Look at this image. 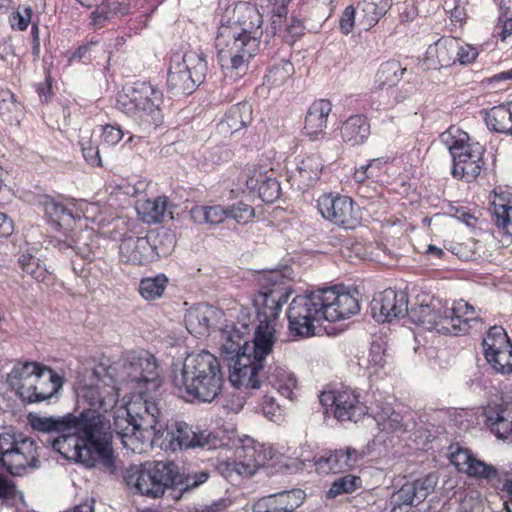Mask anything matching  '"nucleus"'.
<instances>
[{
    "label": "nucleus",
    "instance_id": "f03ea898",
    "mask_svg": "<svg viewBox=\"0 0 512 512\" xmlns=\"http://www.w3.org/2000/svg\"><path fill=\"white\" fill-rule=\"evenodd\" d=\"M252 323L249 309L242 308L237 322L221 331V355L227 362L229 381L233 387L245 391L260 389V372L277 341L274 324L258 322L250 348L245 337L250 334Z\"/></svg>",
    "mask_w": 512,
    "mask_h": 512
},
{
    "label": "nucleus",
    "instance_id": "0e129e2a",
    "mask_svg": "<svg viewBox=\"0 0 512 512\" xmlns=\"http://www.w3.org/2000/svg\"><path fill=\"white\" fill-rule=\"evenodd\" d=\"M370 410L377 426L381 425L394 411L391 404L385 402H376L374 406L370 407Z\"/></svg>",
    "mask_w": 512,
    "mask_h": 512
},
{
    "label": "nucleus",
    "instance_id": "c756f323",
    "mask_svg": "<svg viewBox=\"0 0 512 512\" xmlns=\"http://www.w3.org/2000/svg\"><path fill=\"white\" fill-rule=\"evenodd\" d=\"M323 169V161L318 154L306 156L297 164V167L290 174L292 186L300 191H305L319 180Z\"/></svg>",
    "mask_w": 512,
    "mask_h": 512
},
{
    "label": "nucleus",
    "instance_id": "e2e57ef3",
    "mask_svg": "<svg viewBox=\"0 0 512 512\" xmlns=\"http://www.w3.org/2000/svg\"><path fill=\"white\" fill-rule=\"evenodd\" d=\"M124 132L117 125L107 124L102 127V141L108 146H114L123 138Z\"/></svg>",
    "mask_w": 512,
    "mask_h": 512
},
{
    "label": "nucleus",
    "instance_id": "5701e85b",
    "mask_svg": "<svg viewBox=\"0 0 512 512\" xmlns=\"http://www.w3.org/2000/svg\"><path fill=\"white\" fill-rule=\"evenodd\" d=\"M363 455L352 447L336 449L314 458L316 471L320 474L340 473L354 468Z\"/></svg>",
    "mask_w": 512,
    "mask_h": 512
},
{
    "label": "nucleus",
    "instance_id": "79ce46f5",
    "mask_svg": "<svg viewBox=\"0 0 512 512\" xmlns=\"http://www.w3.org/2000/svg\"><path fill=\"white\" fill-rule=\"evenodd\" d=\"M485 123L491 131L512 136V125L509 126V114L505 104L495 106L485 112Z\"/></svg>",
    "mask_w": 512,
    "mask_h": 512
},
{
    "label": "nucleus",
    "instance_id": "7c9ffc66",
    "mask_svg": "<svg viewBox=\"0 0 512 512\" xmlns=\"http://www.w3.org/2000/svg\"><path fill=\"white\" fill-rule=\"evenodd\" d=\"M45 370H48V366L39 362H17L8 374L7 382L15 390L16 394L21 397V393H24L29 383L33 382L35 377L45 376Z\"/></svg>",
    "mask_w": 512,
    "mask_h": 512
},
{
    "label": "nucleus",
    "instance_id": "e433bc0d",
    "mask_svg": "<svg viewBox=\"0 0 512 512\" xmlns=\"http://www.w3.org/2000/svg\"><path fill=\"white\" fill-rule=\"evenodd\" d=\"M73 251L80 261L92 263L100 255L97 237L90 230L80 232L77 234L76 240H73Z\"/></svg>",
    "mask_w": 512,
    "mask_h": 512
},
{
    "label": "nucleus",
    "instance_id": "f8f14e48",
    "mask_svg": "<svg viewBox=\"0 0 512 512\" xmlns=\"http://www.w3.org/2000/svg\"><path fill=\"white\" fill-rule=\"evenodd\" d=\"M157 428L159 431H153L154 437L163 439V443L168 442L166 448L173 451L196 447L211 450L215 449L219 442L218 437L212 432L195 431L184 421L172 420L164 423L160 411L157 415Z\"/></svg>",
    "mask_w": 512,
    "mask_h": 512
},
{
    "label": "nucleus",
    "instance_id": "9b49d317",
    "mask_svg": "<svg viewBox=\"0 0 512 512\" xmlns=\"http://www.w3.org/2000/svg\"><path fill=\"white\" fill-rule=\"evenodd\" d=\"M320 288L297 295L288 306V329L293 336L308 338L326 321L325 304Z\"/></svg>",
    "mask_w": 512,
    "mask_h": 512
},
{
    "label": "nucleus",
    "instance_id": "72a5a7b5",
    "mask_svg": "<svg viewBox=\"0 0 512 512\" xmlns=\"http://www.w3.org/2000/svg\"><path fill=\"white\" fill-rule=\"evenodd\" d=\"M253 120V109L249 102H239L229 108L218 124L221 133L233 135L247 127Z\"/></svg>",
    "mask_w": 512,
    "mask_h": 512
},
{
    "label": "nucleus",
    "instance_id": "412c9836",
    "mask_svg": "<svg viewBox=\"0 0 512 512\" xmlns=\"http://www.w3.org/2000/svg\"><path fill=\"white\" fill-rule=\"evenodd\" d=\"M453 51L456 57L453 63L457 60L460 64L466 65L472 63L478 56V51L475 47L465 44L459 45L455 39L438 40L434 45H430L426 51L427 58L437 56V63L433 68L448 66L451 57H448V52Z\"/></svg>",
    "mask_w": 512,
    "mask_h": 512
},
{
    "label": "nucleus",
    "instance_id": "6ab92c4d",
    "mask_svg": "<svg viewBox=\"0 0 512 512\" xmlns=\"http://www.w3.org/2000/svg\"><path fill=\"white\" fill-rule=\"evenodd\" d=\"M215 45L221 61L227 62L226 67L235 71L238 75L246 73L250 60L261 50L260 46L248 47L237 39L236 41L228 40L218 35L215 39Z\"/></svg>",
    "mask_w": 512,
    "mask_h": 512
},
{
    "label": "nucleus",
    "instance_id": "69168bd1",
    "mask_svg": "<svg viewBox=\"0 0 512 512\" xmlns=\"http://www.w3.org/2000/svg\"><path fill=\"white\" fill-rule=\"evenodd\" d=\"M403 416L395 410L378 428L384 432H396L403 430Z\"/></svg>",
    "mask_w": 512,
    "mask_h": 512
},
{
    "label": "nucleus",
    "instance_id": "603ef678",
    "mask_svg": "<svg viewBox=\"0 0 512 512\" xmlns=\"http://www.w3.org/2000/svg\"><path fill=\"white\" fill-rule=\"evenodd\" d=\"M149 237H151L152 248H156L154 251L157 253V259L168 256L175 247V236L169 231H151L149 232Z\"/></svg>",
    "mask_w": 512,
    "mask_h": 512
},
{
    "label": "nucleus",
    "instance_id": "1a4fd4ad",
    "mask_svg": "<svg viewBox=\"0 0 512 512\" xmlns=\"http://www.w3.org/2000/svg\"><path fill=\"white\" fill-rule=\"evenodd\" d=\"M258 286L259 290L252 299L256 319L260 323L274 324L293 292L289 279L281 271L272 270L258 277Z\"/></svg>",
    "mask_w": 512,
    "mask_h": 512
},
{
    "label": "nucleus",
    "instance_id": "4be33fe9",
    "mask_svg": "<svg viewBox=\"0 0 512 512\" xmlns=\"http://www.w3.org/2000/svg\"><path fill=\"white\" fill-rule=\"evenodd\" d=\"M150 239L149 233L143 237L125 234L119 247L122 260L132 265H146L157 260L156 248H152Z\"/></svg>",
    "mask_w": 512,
    "mask_h": 512
},
{
    "label": "nucleus",
    "instance_id": "0eeeda50",
    "mask_svg": "<svg viewBox=\"0 0 512 512\" xmlns=\"http://www.w3.org/2000/svg\"><path fill=\"white\" fill-rule=\"evenodd\" d=\"M206 55L196 51L174 52L167 72V90L172 96L192 94L205 80Z\"/></svg>",
    "mask_w": 512,
    "mask_h": 512
},
{
    "label": "nucleus",
    "instance_id": "a878e982",
    "mask_svg": "<svg viewBox=\"0 0 512 512\" xmlns=\"http://www.w3.org/2000/svg\"><path fill=\"white\" fill-rule=\"evenodd\" d=\"M305 497L302 489L284 490L259 499L254 512H296Z\"/></svg>",
    "mask_w": 512,
    "mask_h": 512
},
{
    "label": "nucleus",
    "instance_id": "423d86ee",
    "mask_svg": "<svg viewBox=\"0 0 512 512\" xmlns=\"http://www.w3.org/2000/svg\"><path fill=\"white\" fill-rule=\"evenodd\" d=\"M264 19L256 4L238 1L233 9L226 10L217 35L228 40L245 43L248 47L260 46L264 35Z\"/></svg>",
    "mask_w": 512,
    "mask_h": 512
},
{
    "label": "nucleus",
    "instance_id": "39448f33",
    "mask_svg": "<svg viewBox=\"0 0 512 512\" xmlns=\"http://www.w3.org/2000/svg\"><path fill=\"white\" fill-rule=\"evenodd\" d=\"M468 133L451 126L440 134L452 158V176L470 183L481 173L485 149L479 143H470Z\"/></svg>",
    "mask_w": 512,
    "mask_h": 512
},
{
    "label": "nucleus",
    "instance_id": "cd10ccee",
    "mask_svg": "<svg viewBox=\"0 0 512 512\" xmlns=\"http://www.w3.org/2000/svg\"><path fill=\"white\" fill-rule=\"evenodd\" d=\"M48 223L55 229L72 230L76 216L73 207L58 201L49 195H42L38 199Z\"/></svg>",
    "mask_w": 512,
    "mask_h": 512
},
{
    "label": "nucleus",
    "instance_id": "b1692460",
    "mask_svg": "<svg viewBox=\"0 0 512 512\" xmlns=\"http://www.w3.org/2000/svg\"><path fill=\"white\" fill-rule=\"evenodd\" d=\"M63 386V378L52 368L45 370V376L35 377L29 383L24 393H21V400L26 403H40L52 398Z\"/></svg>",
    "mask_w": 512,
    "mask_h": 512
},
{
    "label": "nucleus",
    "instance_id": "f704fd0d",
    "mask_svg": "<svg viewBox=\"0 0 512 512\" xmlns=\"http://www.w3.org/2000/svg\"><path fill=\"white\" fill-rule=\"evenodd\" d=\"M340 135L343 142L353 147L365 143L370 135L367 117L361 114L350 116L342 123Z\"/></svg>",
    "mask_w": 512,
    "mask_h": 512
},
{
    "label": "nucleus",
    "instance_id": "680f3d73",
    "mask_svg": "<svg viewBox=\"0 0 512 512\" xmlns=\"http://www.w3.org/2000/svg\"><path fill=\"white\" fill-rule=\"evenodd\" d=\"M31 17L32 8L30 6H25L23 8L19 7L10 16L11 26L19 31H24L27 29L31 21Z\"/></svg>",
    "mask_w": 512,
    "mask_h": 512
},
{
    "label": "nucleus",
    "instance_id": "a211bd4d",
    "mask_svg": "<svg viewBox=\"0 0 512 512\" xmlns=\"http://www.w3.org/2000/svg\"><path fill=\"white\" fill-rule=\"evenodd\" d=\"M485 425L498 439L512 443V401L503 397L490 401L483 410Z\"/></svg>",
    "mask_w": 512,
    "mask_h": 512
},
{
    "label": "nucleus",
    "instance_id": "6e6d98bb",
    "mask_svg": "<svg viewBox=\"0 0 512 512\" xmlns=\"http://www.w3.org/2000/svg\"><path fill=\"white\" fill-rule=\"evenodd\" d=\"M79 146L85 161L93 167H101L102 159L100 156L99 146L89 136H81Z\"/></svg>",
    "mask_w": 512,
    "mask_h": 512
},
{
    "label": "nucleus",
    "instance_id": "aec40b11",
    "mask_svg": "<svg viewBox=\"0 0 512 512\" xmlns=\"http://www.w3.org/2000/svg\"><path fill=\"white\" fill-rule=\"evenodd\" d=\"M234 454L235 460L226 463L227 470L246 477L253 476L266 460L262 447L250 437L242 440V445L235 449Z\"/></svg>",
    "mask_w": 512,
    "mask_h": 512
},
{
    "label": "nucleus",
    "instance_id": "13d9d810",
    "mask_svg": "<svg viewBox=\"0 0 512 512\" xmlns=\"http://www.w3.org/2000/svg\"><path fill=\"white\" fill-rule=\"evenodd\" d=\"M475 455L471 450L462 448L458 444L450 445L449 447V459L450 462L457 468L459 472L465 473V467H467Z\"/></svg>",
    "mask_w": 512,
    "mask_h": 512
},
{
    "label": "nucleus",
    "instance_id": "4c0bfd02",
    "mask_svg": "<svg viewBox=\"0 0 512 512\" xmlns=\"http://www.w3.org/2000/svg\"><path fill=\"white\" fill-rule=\"evenodd\" d=\"M207 470H185L176 464V472L173 473V489L181 492L193 490L204 484L209 479Z\"/></svg>",
    "mask_w": 512,
    "mask_h": 512
},
{
    "label": "nucleus",
    "instance_id": "bb28decb",
    "mask_svg": "<svg viewBox=\"0 0 512 512\" xmlns=\"http://www.w3.org/2000/svg\"><path fill=\"white\" fill-rule=\"evenodd\" d=\"M246 187L252 193H257L258 197L266 204H272L277 201L282 189L279 180L273 172L254 169L246 179Z\"/></svg>",
    "mask_w": 512,
    "mask_h": 512
},
{
    "label": "nucleus",
    "instance_id": "dca6fc26",
    "mask_svg": "<svg viewBox=\"0 0 512 512\" xmlns=\"http://www.w3.org/2000/svg\"><path fill=\"white\" fill-rule=\"evenodd\" d=\"M409 297L402 290L392 288L376 294L371 303V315L377 322H391L393 319L408 316Z\"/></svg>",
    "mask_w": 512,
    "mask_h": 512
},
{
    "label": "nucleus",
    "instance_id": "ddd939ff",
    "mask_svg": "<svg viewBox=\"0 0 512 512\" xmlns=\"http://www.w3.org/2000/svg\"><path fill=\"white\" fill-rule=\"evenodd\" d=\"M159 406L157 403L147 402V406H143V412L132 414V410L127 408L118 411L114 416L113 431L121 439L125 447L129 446V442L139 441L144 438V432L159 431L157 428V415Z\"/></svg>",
    "mask_w": 512,
    "mask_h": 512
},
{
    "label": "nucleus",
    "instance_id": "6e6552de",
    "mask_svg": "<svg viewBox=\"0 0 512 512\" xmlns=\"http://www.w3.org/2000/svg\"><path fill=\"white\" fill-rule=\"evenodd\" d=\"M0 466L13 477L25 476L40 467L36 442L12 430L0 433Z\"/></svg>",
    "mask_w": 512,
    "mask_h": 512
},
{
    "label": "nucleus",
    "instance_id": "f257e3e1",
    "mask_svg": "<svg viewBox=\"0 0 512 512\" xmlns=\"http://www.w3.org/2000/svg\"><path fill=\"white\" fill-rule=\"evenodd\" d=\"M113 366L100 364L92 371L94 382L76 389V407L63 416L29 415L34 430L43 433L41 442L51 446L63 458L87 468L100 464L105 472H117L112 448L110 425L101 413L115 407L119 400V384L142 406L157 403L156 396L163 379L158 360L147 351L130 354L116 377Z\"/></svg>",
    "mask_w": 512,
    "mask_h": 512
},
{
    "label": "nucleus",
    "instance_id": "a18cd8bd",
    "mask_svg": "<svg viewBox=\"0 0 512 512\" xmlns=\"http://www.w3.org/2000/svg\"><path fill=\"white\" fill-rule=\"evenodd\" d=\"M168 198L158 196L153 200H146L141 205L139 213L142 214L143 221L147 223H159L163 220L167 210Z\"/></svg>",
    "mask_w": 512,
    "mask_h": 512
},
{
    "label": "nucleus",
    "instance_id": "c9c22d12",
    "mask_svg": "<svg viewBox=\"0 0 512 512\" xmlns=\"http://www.w3.org/2000/svg\"><path fill=\"white\" fill-rule=\"evenodd\" d=\"M265 383L276 389L282 396L292 399L297 380L292 373L274 364L268 367L265 374Z\"/></svg>",
    "mask_w": 512,
    "mask_h": 512
},
{
    "label": "nucleus",
    "instance_id": "09e8293b",
    "mask_svg": "<svg viewBox=\"0 0 512 512\" xmlns=\"http://www.w3.org/2000/svg\"><path fill=\"white\" fill-rule=\"evenodd\" d=\"M294 74V66L288 60L273 64L265 75V82L270 87H280Z\"/></svg>",
    "mask_w": 512,
    "mask_h": 512
},
{
    "label": "nucleus",
    "instance_id": "774afa93",
    "mask_svg": "<svg viewBox=\"0 0 512 512\" xmlns=\"http://www.w3.org/2000/svg\"><path fill=\"white\" fill-rule=\"evenodd\" d=\"M229 500L225 498H220L211 502V504H203L199 505L196 508L197 512H221L225 510L229 506Z\"/></svg>",
    "mask_w": 512,
    "mask_h": 512
},
{
    "label": "nucleus",
    "instance_id": "8fccbe9b",
    "mask_svg": "<svg viewBox=\"0 0 512 512\" xmlns=\"http://www.w3.org/2000/svg\"><path fill=\"white\" fill-rule=\"evenodd\" d=\"M512 344L506 331L501 326H492L489 328L486 336L482 341L484 356L487 352H494Z\"/></svg>",
    "mask_w": 512,
    "mask_h": 512
},
{
    "label": "nucleus",
    "instance_id": "c03bdc74",
    "mask_svg": "<svg viewBox=\"0 0 512 512\" xmlns=\"http://www.w3.org/2000/svg\"><path fill=\"white\" fill-rule=\"evenodd\" d=\"M487 363L498 374H512V343L509 347L487 352L485 355Z\"/></svg>",
    "mask_w": 512,
    "mask_h": 512
},
{
    "label": "nucleus",
    "instance_id": "2eb2a0df",
    "mask_svg": "<svg viewBox=\"0 0 512 512\" xmlns=\"http://www.w3.org/2000/svg\"><path fill=\"white\" fill-rule=\"evenodd\" d=\"M319 400L325 413H332L340 422H357L368 412V407L360 401V394L350 388L323 392Z\"/></svg>",
    "mask_w": 512,
    "mask_h": 512
},
{
    "label": "nucleus",
    "instance_id": "20e7f679",
    "mask_svg": "<svg viewBox=\"0 0 512 512\" xmlns=\"http://www.w3.org/2000/svg\"><path fill=\"white\" fill-rule=\"evenodd\" d=\"M163 92L146 81H136L117 98V108L140 131L150 134L163 124Z\"/></svg>",
    "mask_w": 512,
    "mask_h": 512
},
{
    "label": "nucleus",
    "instance_id": "473e14b6",
    "mask_svg": "<svg viewBox=\"0 0 512 512\" xmlns=\"http://www.w3.org/2000/svg\"><path fill=\"white\" fill-rule=\"evenodd\" d=\"M217 314V310L208 305H197L190 308L184 318L188 332L196 337L209 334L212 321Z\"/></svg>",
    "mask_w": 512,
    "mask_h": 512
},
{
    "label": "nucleus",
    "instance_id": "864d4df0",
    "mask_svg": "<svg viewBox=\"0 0 512 512\" xmlns=\"http://www.w3.org/2000/svg\"><path fill=\"white\" fill-rule=\"evenodd\" d=\"M23 106L17 101L15 94L6 90L0 93V113L7 115L8 121H19V116L22 114Z\"/></svg>",
    "mask_w": 512,
    "mask_h": 512
},
{
    "label": "nucleus",
    "instance_id": "f3484780",
    "mask_svg": "<svg viewBox=\"0 0 512 512\" xmlns=\"http://www.w3.org/2000/svg\"><path fill=\"white\" fill-rule=\"evenodd\" d=\"M325 304L326 321H341L357 314L360 310L358 299L343 286L320 288Z\"/></svg>",
    "mask_w": 512,
    "mask_h": 512
},
{
    "label": "nucleus",
    "instance_id": "3c124183",
    "mask_svg": "<svg viewBox=\"0 0 512 512\" xmlns=\"http://www.w3.org/2000/svg\"><path fill=\"white\" fill-rule=\"evenodd\" d=\"M465 473L470 478L484 479L488 482L499 480L498 470L493 465L487 464L476 456H474L471 463L465 467Z\"/></svg>",
    "mask_w": 512,
    "mask_h": 512
},
{
    "label": "nucleus",
    "instance_id": "ea45409f",
    "mask_svg": "<svg viewBox=\"0 0 512 512\" xmlns=\"http://www.w3.org/2000/svg\"><path fill=\"white\" fill-rule=\"evenodd\" d=\"M512 205L506 201L503 195L495 194L491 201V213L494 217L495 225L503 234L512 236V220L510 210Z\"/></svg>",
    "mask_w": 512,
    "mask_h": 512
},
{
    "label": "nucleus",
    "instance_id": "338daca9",
    "mask_svg": "<svg viewBox=\"0 0 512 512\" xmlns=\"http://www.w3.org/2000/svg\"><path fill=\"white\" fill-rule=\"evenodd\" d=\"M355 9L353 6H347L340 18L339 27L343 34L348 35L354 27Z\"/></svg>",
    "mask_w": 512,
    "mask_h": 512
},
{
    "label": "nucleus",
    "instance_id": "5fc2aeb1",
    "mask_svg": "<svg viewBox=\"0 0 512 512\" xmlns=\"http://www.w3.org/2000/svg\"><path fill=\"white\" fill-rule=\"evenodd\" d=\"M18 263L24 273L30 275L37 281H43L46 277V268L40 263V260L31 254H22Z\"/></svg>",
    "mask_w": 512,
    "mask_h": 512
},
{
    "label": "nucleus",
    "instance_id": "4468645a",
    "mask_svg": "<svg viewBox=\"0 0 512 512\" xmlns=\"http://www.w3.org/2000/svg\"><path fill=\"white\" fill-rule=\"evenodd\" d=\"M317 208L325 220L346 230L360 224L359 207L349 196L323 194L317 200Z\"/></svg>",
    "mask_w": 512,
    "mask_h": 512
},
{
    "label": "nucleus",
    "instance_id": "4d7b16f0",
    "mask_svg": "<svg viewBox=\"0 0 512 512\" xmlns=\"http://www.w3.org/2000/svg\"><path fill=\"white\" fill-rule=\"evenodd\" d=\"M386 347L385 343L381 340H374L370 344L368 352V365L373 368L375 372L382 369L386 363Z\"/></svg>",
    "mask_w": 512,
    "mask_h": 512
},
{
    "label": "nucleus",
    "instance_id": "49530a36",
    "mask_svg": "<svg viewBox=\"0 0 512 512\" xmlns=\"http://www.w3.org/2000/svg\"><path fill=\"white\" fill-rule=\"evenodd\" d=\"M167 284L168 278L162 273L146 277L140 281L139 293L146 300H155L163 295Z\"/></svg>",
    "mask_w": 512,
    "mask_h": 512
},
{
    "label": "nucleus",
    "instance_id": "c85d7f7f",
    "mask_svg": "<svg viewBox=\"0 0 512 512\" xmlns=\"http://www.w3.org/2000/svg\"><path fill=\"white\" fill-rule=\"evenodd\" d=\"M448 326L443 327L447 334L464 335L469 332L472 322L481 321L475 308L464 300L454 302L451 308L447 310Z\"/></svg>",
    "mask_w": 512,
    "mask_h": 512
},
{
    "label": "nucleus",
    "instance_id": "7ed1b4c3",
    "mask_svg": "<svg viewBox=\"0 0 512 512\" xmlns=\"http://www.w3.org/2000/svg\"><path fill=\"white\" fill-rule=\"evenodd\" d=\"M171 382L175 388L201 402L215 400L223 386V373L216 356L208 351L189 354L172 364Z\"/></svg>",
    "mask_w": 512,
    "mask_h": 512
},
{
    "label": "nucleus",
    "instance_id": "393cba45",
    "mask_svg": "<svg viewBox=\"0 0 512 512\" xmlns=\"http://www.w3.org/2000/svg\"><path fill=\"white\" fill-rule=\"evenodd\" d=\"M448 308L440 307V303H420L408 311V317L416 325L422 326L427 330H435L441 334H447L442 327L448 326Z\"/></svg>",
    "mask_w": 512,
    "mask_h": 512
},
{
    "label": "nucleus",
    "instance_id": "58836bf2",
    "mask_svg": "<svg viewBox=\"0 0 512 512\" xmlns=\"http://www.w3.org/2000/svg\"><path fill=\"white\" fill-rule=\"evenodd\" d=\"M392 6V0H362L358 7L362 13L365 29L375 26Z\"/></svg>",
    "mask_w": 512,
    "mask_h": 512
},
{
    "label": "nucleus",
    "instance_id": "de8ad7c7",
    "mask_svg": "<svg viewBox=\"0 0 512 512\" xmlns=\"http://www.w3.org/2000/svg\"><path fill=\"white\" fill-rule=\"evenodd\" d=\"M362 479L353 474H346L336 478L327 491V497L332 499L343 494H350L361 488Z\"/></svg>",
    "mask_w": 512,
    "mask_h": 512
},
{
    "label": "nucleus",
    "instance_id": "052dcab7",
    "mask_svg": "<svg viewBox=\"0 0 512 512\" xmlns=\"http://www.w3.org/2000/svg\"><path fill=\"white\" fill-rule=\"evenodd\" d=\"M129 11V5L126 3H120L118 1H111L105 3V0L102 1L101 6L93 12V15H97V17H103L104 19H109L113 16H122L127 14Z\"/></svg>",
    "mask_w": 512,
    "mask_h": 512
},
{
    "label": "nucleus",
    "instance_id": "a19ab883",
    "mask_svg": "<svg viewBox=\"0 0 512 512\" xmlns=\"http://www.w3.org/2000/svg\"><path fill=\"white\" fill-rule=\"evenodd\" d=\"M406 68L397 60L383 62L375 75V82L379 88L396 86L403 78Z\"/></svg>",
    "mask_w": 512,
    "mask_h": 512
},
{
    "label": "nucleus",
    "instance_id": "bf43d9fd",
    "mask_svg": "<svg viewBox=\"0 0 512 512\" xmlns=\"http://www.w3.org/2000/svg\"><path fill=\"white\" fill-rule=\"evenodd\" d=\"M228 218L234 219L239 224L249 222L255 215L252 206L240 201L227 207Z\"/></svg>",
    "mask_w": 512,
    "mask_h": 512
},
{
    "label": "nucleus",
    "instance_id": "2f4dec72",
    "mask_svg": "<svg viewBox=\"0 0 512 512\" xmlns=\"http://www.w3.org/2000/svg\"><path fill=\"white\" fill-rule=\"evenodd\" d=\"M332 110V104L327 99L314 101L306 114L304 133L311 139L324 135L327 127L328 116Z\"/></svg>",
    "mask_w": 512,
    "mask_h": 512
},
{
    "label": "nucleus",
    "instance_id": "9d476101",
    "mask_svg": "<svg viewBox=\"0 0 512 512\" xmlns=\"http://www.w3.org/2000/svg\"><path fill=\"white\" fill-rule=\"evenodd\" d=\"M176 463L173 461H148L140 467H131L123 475L129 487L143 496L162 497L167 489H173V473Z\"/></svg>",
    "mask_w": 512,
    "mask_h": 512
},
{
    "label": "nucleus",
    "instance_id": "37998d69",
    "mask_svg": "<svg viewBox=\"0 0 512 512\" xmlns=\"http://www.w3.org/2000/svg\"><path fill=\"white\" fill-rule=\"evenodd\" d=\"M191 218L196 223L216 225L228 218L227 208L220 205L196 206L191 209Z\"/></svg>",
    "mask_w": 512,
    "mask_h": 512
}]
</instances>
